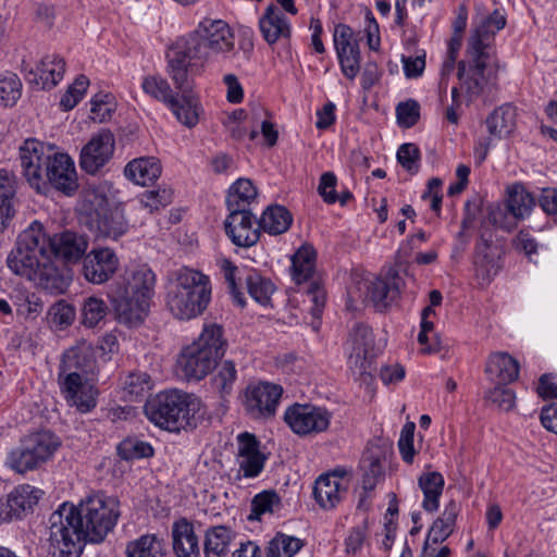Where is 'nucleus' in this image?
<instances>
[{
    "label": "nucleus",
    "mask_w": 557,
    "mask_h": 557,
    "mask_svg": "<svg viewBox=\"0 0 557 557\" xmlns=\"http://www.w3.org/2000/svg\"><path fill=\"white\" fill-rule=\"evenodd\" d=\"M60 445L59 437L50 431L28 434L8 454L5 463L20 474L33 471L48 461Z\"/></svg>",
    "instance_id": "obj_8"
},
{
    "label": "nucleus",
    "mask_w": 557,
    "mask_h": 557,
    "mask_svg": "<svg viewBox=\"0 0 557 557\" xmlns=\"http://www.w3.org/2000/svg\"><path fill=\"white\" fill-rule=\"evenodd\" d=\"M397 160L407 171L417 173L419 171L420 150L417 145L403 144L397 150Z\"/></svg>",
    "instance_id": "obj_57"
},
{
    "label": "nucleus",
    "mask_w": 557,
    "mask_h": 557,
    "mask_svg": "<svg viewBox=\"0 0 557 557\" xmlns=\"http://www.w3.org/2000/svg\"><path fill=\"white\" fill-rule=\"evenodd\" d=\"M126 557H163L165 541L154 533H146L129 541L125 548Z\"/></svg>",
    "instance_id": "obj_33"
},
{
    "label": "nucleus",
    "mask_w": 557,
    "mask_h": 557,
    "mask_svg": "<svg viewBox=\"0 0 557 557\" xmlns=\"http://www.w3.org/2000/svg\"><path fill=\"white\" fill-rule=\"evenodd\" d=\"M144 410L149 421L170 432L195 429L205 414L198 397L176 389L159 393L148 399Z\"/></svg>",
    "instance_id": "obj_6"
},
{
    "label": "nucleus",
    "mask_w": 557,
    "mask_h": 557,
    "mask_svg": "<svg viewBox=\"0 0 557 557\" xmlns=\"http://www.w3.org/2000/svg\"><path fill=\"white\" fill-rule=\"evenodd\" d=\"M119 507L116 498L101 493L87 497L78 507L62 504L49 518L51 554L79 557L84 541L102 542L116 524Z\"/></svg>",
    "instance_id": "obj_1"
},
{
    "label": "nucleus",
    "mask_w": 557,
    "mask_h": 557,
    "mask_svg": "<svg viewBox=\"0 0 557 557\" xmlns=\"http://www.w3.org/2000/svg\"><path fill=\"white\" fill-rule=\"evenodd\" d=\"M172 546L176 557H200V546L194 524L180 518L172 524Z\"/></svg>",
    "instance_id": "obj_27"
},
{
    "label": "nucleus",
    "mask_w": 557,
    "mask_h": 557,
    "mask_svg": "<svg viewBox=\"0 0 557 557\" xmlns=\"http://www.w3.org/2000/svg\"><path fill=\"white\" fill-rule=\"evenodd\" d=\"M48 238V253L59 257L66 262L75 263L86 255L88 248V239L85 235L65 231Z\"/></svg>",
    "instance_id": "obj_18"
},
{
    "label": "nucleus",
    "mask_w": 557,
    "mask_h": 557,
    "mask_svg": "<svg viewBox=\"0 0 557 557\" xmlns=\"http://www.w3.org/2000/svg\"><path fill=\"white\" fill-rule=\"evenodd\" d=\"M211 281L208 275L189 267H182L169 277L165 306L182 321L201 315L211 301Z\"/></svg>",
    "instance_id": "obj_5"
},
{
    "label": "nucleus",
    "mask_w": 557,
    "mask_h": 557,
    "mask_svg": "<svg viewBox=\"0 0 557 557\" xmlns=\"http://www.w3.org/2000/svg\"><path fill=\"white\" fill-rule=\"evenodd\" d=\"M95 354L92 346L86 341L77 343L64 354L59 373L88 374L95 367Z\"/></svg>",
    "instance_id": "obj_28"
},
{
    "label": "nucleus",
    "mask_w": 557,
    "mask_h": 557,
    "mask_svg": "<svg viewBox=\"0 0 557 557\" xmlns=\"http://www.w3.org/2000/svg\"><path fill=\"white\" fill-rule=\"evenodd\" d=\"M246 284L249 295L258 302L265 305L269 302L274 292V285L270 280L261 276L258 272H250L246 276Z\"/></svg>",
    "instance_id": "obj_50"
},
{
    "label": "nucleus",
    "mask_w": 557,
    "mask_h": 557,
    "mask_svg": "<svg viewBox=\"0 0 557 557\" xmlns=\"http://www.w3.org/2000/svg\"><path fill=\"white\" fill-rule=\"evenodd\" d=\"M367 297L377 310L389 306L400 294L401 278L395 271L388 272L384 277H375L366 283Z\"/></svg>",
    "instance_id": "obj_24"
},
{
    "label": "nucleus",
    "mask_w": 557,
    "mask_h": 557,
    "mask_svg": "<svg viewBox=\"0 0 557 557\" xmlns=\"http://www.w3.org/2000/svg\"><path fill=\"white\" fill-rule=\"evenodd\" d=\"M176 89L183 94L182 97H174L168 106L182 124L194 127L199 120V108L197 100L186 95L191 86L186 91Z\"/></svg>",
    "instance_id": "obj_40"
},
{
    "label": "nucleus",
    "mask_w": 557,
    "mask_h": 557,
    "mask_svg": "<svg viewBox=\"0 0 557 557\" xmlns=\"http://www.w3.org/2000/svg\"><path fill=\"white\" fill-rule=\"evenodd\" d=\"M416 425L412 422L406 423L400 432V436L398 440V448L401 455V458L405 462L411 463L413 461L416 451L413 447V435H414Z\"/></svg>",
    "instance_id": "obj_59"
},
{
    "label": "nucleus",
    "mask_w": 557,
    "mask_h": 557,
    "mask_svg": "<svg viewBox=\"0 0 557 557\" xmlns=\"http://www.w3.org/2000/svg\"><path fill=\"white\" fill-rule=\"evenodd\" d=\"M506 385L507 384H497L487 392L486 398L499 409L509 411L515 406L516 395L513 391L506 387Z\"/></svg>",
    "instance_id": "obj_56"
},
{
    "label": "nucleus",
    "mask_w": 557,
    "mask_h": 557,
    "mask_svg": "<svg viewBox=\"0 0 557 557\" xmlns=\"http://www.w3.org/2000/svg\"><path fill=\"white\" fill-rule=\"evenodd\" d=\"M110 98V95H96L91 99L90 119L94 122L102 123L111 117L114 106L109 101Z\"/></svg>",
    "instance_id": "obj_58"
},
{
    "label": "nucleus",
    "mask_w": 557,
    "mask_h": 557,
    "mask_svg": "<svg viewBox=\"0 0 557 557\" xmlns=\"http://www.w3.org/2000/svg\"><path fill=\"white\" fill-rule=\"evenodd\" d=\"M506 15L494 10L487 15H476L467 41L465 59L458 63L460 90L468 101L476 99L497 79L498 60L495 35L505 27Z\"/></svg>",
    "instance_id": "obj_2"
},
{
    "label": "nucleus",
    "mask_w": 557,
    "mask_h": 557,
    "mask_svg": "<svg viewBox=\"0 0 557 557\" xmlns=\"http://www.w3.org/2000/svg\"><path fill=\"white\" fill-rule=\"evenodd\" d=\"M120 260L110 248H94L83 258L82 273L91 284L108 282L117 271Z\"/></svg>",
    "instance_id": "obj_15"
},
{
    "label": "nucleus",
    "mask_w": 557,
    "mask_h": 557,
    "mask_svg": "<svg viewBox=\"0 0 557 557\" xmlns=\"http://www.w3.org/2000/svg\"><path fill=\"white\" fill-rule=\"evenodd\" d=\"M335 50H343L359 45L352 28L346 24H338L334 29Z\"/></svg>",
    "instance_id": "obj_62"
},
{
    "label": "nucleus",
    "mask_w": 557,
    "mask_h": 557,
    "mask_svg": "<svg viewBox=\"0 0 557 557\" xmlns=\"http://www.w3.org/2000/svg\"><path fill=\"white\" fill-rule=\"evenodd\" d=\"M230 213L224 222L225 232L234 245L238 247H251L260 237L259 225L250 210H228Z\"/></svg>",
    "instance_id": "obj_17"
},
{
    "label": "nucleus",
    "mask_w": 557,
    "mask_h": 557,
    "mask_svg": "<svg viewBox=\"0 0 557 557\" xmlns=\"http://www.w3.org/2000/svg\"><path fill=\"white\" fill-rule=\"evenodd\" d=\"M114 147L113 134L109 129H101L83 147L81 168L88 174L97 173L112 158Z\"/></svg>",
    "instance_id": "obj_14"
},
{
    "label": "nucleus",
    "mask_w": 557,
    "mask_h": 557,
    "mask_svg": "<svg viewBox=\"0 0 557 557\" xmlns=\"http://www.w3.org/2000/svg\"><path fill=\"white\" fill-rule=\"evenodd\" d=\"M418 483L424 495L423 509L429 512L436 511L445 484L443 475L436 471L423 473L420 475Z\"/></svg>",
    "instance_id": "obj_34"
},
{
    "label": "nucleus",
    "mask_w": 557,
    "mask_h": 557,
    "mask_svg": "<svg viewBox=\"0 0 557 557\" xmlns=\"http://www.w3.org/2000/svg\"><path fill=\"white\" fill-rule=\"evenodd\" d=\"M111 302L119 323L129 327L140 325L147 318L150 305L117 290L111 295Z\"/></svg>",
    "instance_id": "obj_21"
},
{
    "label": "nucleus",
    "mask_w": 557,
    "mask_h": 557,
    "mask_svg": "<svg viewBox=\"0 0 557 557\" xmlns=\"http://www.w3.org/2000/svg\"><path fill=\"white\" fill-rule=\"evenodd\" d=\"M293 222L289 211L282 206H271L262 213L258 225L270 235L285 233Z\"/></svg>",
    "instance_id": "obj_38"
},
{
    "label": "nucleus",
    "mask_w": 557,
    "mask_h": 557,
    "mask_svg": "<svg viewBox=\"0 0 557 557\" xmlns=\"http://www.w3.org/2000/svg\"><path fill=\"white\" fill-rule=\"evenodd\" d=\"M97 230L107 238L117 239L128 231V223L120 208L97 213Z\"/></svg>",
    "instance_id": "obj_36"
},
{
    "label": "nucleus",
    "mask_w": 557,
    "mask_h": 557,
    "mask_svg": "<svg viewBox=\"0 0 557 557\" xmlns=\"http://www.w3.org/2000/svg\"><path fill=\"white\" fill-rule=\"evenodd\" d=\"M281 507V498L274 491H263L257 494L251 502L250 520H260L264 513H272Z\"/></svg>",
    "instance_id": "obj_47"
},
{
    "label": "nucleus",
    "mask_w": 557,
    "mask_h": 557,
    "mask_svg": "<svg viewBox=\"0 0 557 557\" xmlns=\"http://www.w3.org/2000/svg\"><path fill=\"white\" fill-rule=\"evenodd\" d=\"M282 394L281 385L262 381L251 383L244 393V409L252 419H270L275 416Z\"/></svg>",
    "instance_id": "obj_11"
},
{
    "label": "nucleus",
    "mask_w": 557,
    "mask_h": 557,
    "mask_svg": "<svg viewBox=\"0 0 557 557\" xmlns=\"http://www.w3.org/2000/svg\"><path fill=\"white\" fill-rule=\"evenodd\" d=\"M201 35L182 37L168 52V74L175 88L186 91L190 87L188 71L203 67L210 60V51L230 52L234 49V35L222 20H208L201 24Z\"/></svg>",
    "instance_id": "obj_3"
},
{
    "label": "nucleus",
    "mask_w": 557,
    "mask_h": 557,
    "mask_svg": "<svg viewBox=\"0 0 557 557\" xmlns=\"http://www.w3.org/2000/svg\"><path fill=\"white\" fill-rule=\"evenodd\" d=\"M47 191L53 187L65 196H72L78 188L75 163L69 154L54 152L45 170Z\"/></svg>",
    "instance_id": "obj_13"
},
{
    "label": "nucleus",
    "mask_w": 557,
    "mask_h": 557,
    "mask_svg": "<svg viewBox=\"0 0 557 557\" xmlns=\"http://www.w3.org/2000/svg\"><path fill=\"white\" fill-rule=\"evenodd\" d=\"M259 29L263 39L270 45L281 39H289L292 35L290 23L284 12L274 4H269L259 18Z\"/></svg>",
    "instance_id": "obj_25"
},
{
    "label": "nucleus",
    "mask_w": 557,
    "mask_h": 557,
    "mask_svg": "<svg viewBox=\"0 0 557 557\" xmlns=\"http://www.w3.org/2000/svg\"><path fill=\"white\" fill-rule=\"evenodd\" d=\"M143 90L150 97L169 104L175 97L166 79L161 76H147L141 83Z\"/></svg>",
    "instance_id": "obj_51"
},
{
    "label": "nucleus",
    "mask_w": 557,
    "mask_h": 557,
    "mask_svg": "<svg viewBox=\"0 0 557 557\" xmlns=\"http://www.w3.org/2000/svg\"><path fill=\"white\" fill-rule=\"evenodd\" d=\"M64 72V59L58 54H47L36 69H30L26 73V79L40 89H51L59 84Z\"/></svg>",
    "instance_id": "obj_22"
},
{
    "label": "nucleus",
    "mask_w": 557,
    "mask_h": 557,
    "mask_svg": "<svg viewBox=\"0 0 557 557\" xmlns=\"http://www.w3.org/2000/svg\"><path fill=\"white\" fill-rule=\"evenodd\" d=\"M161 164L153 157H141L129 161L125 169V176L137 185L152 184L161 175Z\"/></svg>",
    "instance_id": "obj_30"
},
{
    "label": "nucleus",
    "mask_w": 557,
    "mask_h": 557,
    "mask_svg": "<svg viewBox=\"0 0 557 557\" xmlns=\"http://www.w3.org/2000/svg\"><path fill=\"white\" fill-rule=\"evenodd\" d=\"M53 147L35 138L26 139L20 147L22 172L27 183L37 193H47L45 170L52 154Z\"/></svg>",
    "instance_id": "obj_9"
},
{
    "label": "nucleus",
    "mask_w": 557,
    "mask_h": 557,
    "mask_svg": "<svg viewBox=\"0 0 557 557\" xmlns=\"http://www.w3.org/2000/svg\"><path fill=\"white\" fill-rule=\"evenodd\" d=\"M487 220L494 226L511 232L518 226L519 220L504 205H494L488 209Z\"/></svg>",
    "instance_id": "obj_52"
},
{
    "label": "nucleus",
    "mask_w": 557,
    "mask_h": 557,
    "mask_svg": "<svg viewBox=\"0 0 557 557\" xmlns=\"http://www.w3.org/2000/svg\"><path fill=\"white\" fill-rule=\"evenodd\" d=\"M507 209L519 220L530 215L535 206V198L522 184H513L507 189Z\"/></svg>",
    "instance_id": "obj_39"
},
{
    "label": "nucleus",
    "mask_w": 557,
    "mask_h": 557,
    "mask_svg": "<svg viewBox=\"0 0 557 557\" xmlns=\"http://www.w3.org/2000/svg\"><path fill=\"white\" fill-rule=\"evenodd\" d=\"M109 307L102 298L90 296L84 300L82 322L85 326L94 327L107 317Z\"/></svg>",
    "instance_id": "obj_46"
},
{
    "label": "nucleus",
    "mask_w": 557,
    "mask_h": 557,
    "mask_svg": "<svg viewBox=\"0 0 557 557\" xmlns=\"http://www.w3.org/2000/svg\"><path fill=\"white\" fill-rule=\"evenodd\" d=\"M460 508L457 502L450 500L445 505L442 515L431 525L425 542L443 543L454 532Z\"/></svg>",
    "instance_id": "obj_32"
},
{
    "label": "nucleus",
    "mask_w": 557,
    "mask_h": 557,
    "mask_svg": "<svg viewBox=\"0 0 557 557\" xmlns=\"http://www.w3.org/2000/svg\"><path fill=\"white\" fill-rule=\"evenodd\" d=\"M48 238L41 223L35 221L17 237L7 258L8 268L52 294L65 292L69 281L55 267L47 250Z\"/></svg>",
    "instance_id": "obj_4"
},
{
    "label": "nucleus",
    "mask_w": 557,
    "mask_h": 557,
    "mask_svg": "<svg viewBox=\"0 0 557 557\" xmlns=\"http://www.w3.org/2000/svg\"><path fill=\"white\" fill-rule=\"evenodd\" d=\"M227 342L223 327L206 324L196 341L184 347L177 358V367L188 381H200L216 368L224 356Z\"/></svg>",
    "instance_id": "obj_7"
},
{
    "label": "nucleus",
    "mask_w": 557,
    "mask_h": 557,
    "mask_svg": "<svg viewBox=\"0 0 557 557\" xmlns=\"http://www.w3.org/2000/svg\"><path fill=\"white\" fill-rule=\"evenodd\" d=\"M216 367V373L212 377V387L221 396L230 395L237 380L235 363L231 360H224Z\"/></svg>",
    "instance_id": "obj_44"
},
{
    "label": "nucleus",
    "mask_w": 557,
    "mask_h": 557,
    "mask_svg": "<svg viewBox=\"0 0 557 557\" xmlns=\"http://www.w3.org/2000/svg\"><path fill=\"white\" fill-rule=\"evenodd\" d=\"M304 546V542L292 535L277 533L267 548V557H294Z\"/></svg>",
    "instance_id": "obj_43"
},
{
    "label": "nucleus",
    "mask_w": 557,
    "mask_h": 557,
    "mask_svg": "<svg viewBox=\"0 0 557 557\" xmlns=\"http://www.w3.org/2000/svg\"><path fill=\"white\" fill-rule=\"evenodd\" d=\"M257 196V188L248 178H238L228 189L226 205L228 210H249L250 202Z\"/></svg>",
    "instance_id": "obj_41"
},
{
    "label": "nucleus",
    "mask_w": 557,
    "mask_h": 557,
    "mask_svg": "<svg viewBox=\"0 0 557 557\" xmlns=\"http://www.w3.org/2000/svg\"><path fill=\"white\" fill-rule=\"evenodd\" d=\"M42 492L28 484L18 485L0 505V519L11 521L21 518L38 503Z\"/></svg>",
    "instance_id": "obj_19"
},
{
    "label": "nucleus",
    "mask_w": 557,
    "mask_h": 557,
    "mask_svg": "<svg viewBox=\"0 0 557 557\" xmlns=\"http://www.w3.org/2000/svg\"><path fill=\"white\" fill-rule=\"evenodd\" d=\"M156 273L147 265H139L126 272L124 285L120 286L117 290L151 305L156 293Z\"/></svg>",
    "instance_id": "obj_20"
},
{
    "label": "nucleus",
    "mask_w": 557,
    "mask_h": 557,
    "mask_svg": "<svg viewBox=\"0 0 557 557\" xmlns=\"http://www.w3.org/2000/svg\"><path fill=\"white\" fill-rule=\"evenodd\" d=\"M331 412L309 404H294L284 413V420L290 430L301 436L324 432L330 426Z\"/></svg>",
    "instance_id": "obj_12"
},
{
    "label": "nucleus",
    "mask_w": 557,
    "mask_h": 557,
    "mask_svg": "<svg viewBox=\"0 0 557 557\" xmlns=\"http://www.w3.org/2000/svg\"><path fill=\"white\" fill-rule=\"evenodd\" d=\"M336 184L337 178L334 173L325 172L321 175L318 191L326 203H335L337 201Z\"/></svg>",
    "instance_id": "obj_63"
},
{
    "label": "nucleus",
    "mask_w": 557,
    "mask_h": 557,
    "mask_svg": "<svg viewBox=\"0 0 557 557\" xmlns=\"http://www.w3.org/2000/svg\"><path fill=\"white\" fill-rule=\"evenodd\" d=\"M485 373L496 384H509L519 376V363L507 352H493L487 358Z\"/></svg>",
    "instance_id": "obj_29"
},
{
    "label": "nucleus",
    "mask_w": 557,
    "mask_h": 557,
    "mask_svg": "<svg viewBox=\"0 0 557 557\" xmlns=\"http://www.w3.org/2000/svg\"><path fill=\"white\" fill-rule=\"evenodd\" d=\"M373 344L372 331L363 323H356L352 326L345 344L348 368L354 375L363 380L371 376Z\"/></svg>",
    "instance_id": "obj_10"
},
{
    "label": "nucleus",
    "mask_w": 557,
    "mask_h": 557,
    "mask_svg": "<svg viewBox=\"0 0 557 557\" xmlns=\"http://www.w3.org/2000/svg\"><path fill=\"white\" fill-rule=\"evenodd\" d=\"M485 123L491 136L506 137L516 126V110L509 104L500 106L487 116Z\"/></svg>",
    "instance_id": "obj_35"
},
{
    "label": "nucleus",
    "mask_w": 557,
    "mask_h": 557,
    "mask_svg": "<svg viewBox=\"0 0 557 557\" xmlns=\"http://www.w3.org/2000/svg\"><path fill=\"white\" fill-rule=\"evenodd\" d=\"M307 296L309 301L313 305L311 308L312 315L319 318L322 313L326 298L324 288L319 282L314 281L308 287Z\"/></svg>",
    "instance_id": "obj_64"
},
{
    "label": "nucleus",
    "mask_w": 557,
    "mask_h": 557,
    "mask_svg": "<svg viewBox=\"0 0 557 557\" xmlns=\"http://www.w3.org/2000/svg\"><path fill=\"white\" fill-rule=\"evenodd\" d=\"M85 374L59 373V385L65 399L83 412L96 406L97 391L95 386L84 379Z\"/></svg>",
    "instance_id": "obj_16"
},
{
    "label": "nucleus",
    "mask_w": 557,
    "mask_h": 557,
    "mask_svg": "<svg viewBox=\"0 0 557 557\" xmlns=\"http://www.w3.org/2000/svg\"><path fill=\"white\" fill-rule=\"evenodd\" d=\"M315 255L311 247L299 248L292 258V277L297 284L307 282L314 272Z\"/></svg>",
    "instance_id": "obj_42"
},
{
    "label": "nucleus",
    "mask_w": 557,
    "mask_h": 557,
    "mask_svg": "<svg viewBox=\"0 0 557 557\" xmlns=\"http://www.w3.org/2000/svg\"><path fill=\"white\" fill-rule=\"evenodd\" d=\"M151 380L147 373H131L124 382L125 397L129 401L140 400L150 392Z\"/></svg>",
    "instance_id": "obj_48"
},
{
    "label": "nucleus",
    "mask_w": 557,
    "mask_h": 557,
    "mask_svg": "<svg viewBox=\"0 0 557 557\" xmlns=\"http://www.w3.org/2000/svg\"><path fill=\"white\" fill-rule=\"evenodd\" d=\"M220 268L223 273L224 280L227 284V288L230 294L233 297V300L240 307L245 305V298L243 293L238 289L237 280L239 269L228 259H223L220 262Z\"/></svg>",
    "instance_id": "obj_53"
},
{
    "label": "nucleus",
    "mask_w": 557,
    "mask_h": 557,
    "mask_svg": "<svg viewBox=\"0 0 557 557\" xmlns=\"http://www.w3.org/2000/svg\"><path fill=\"white\" fill-rule=\"evenodd\" d=\"M397 122L400 126L412 127L419 120L420 107L417 101L400 102L396 108Z\"/></svg>",
    "instance_id": "obj_60"
},
{
    "label": "nucleus",
    "mask_w": 557,
    "mask_h": 557,
    "mask_svg": "<svg viewBox=\"0 0 557 557\" xmlns=\"http://www.w3.org/2000/svg\"><path fill=\"white\" fill-rule=\"evenodd\" d=\"M232 540L233 532L224 525L208 529L203 543L206 557H227Z\"/></svg>",
    "instance_id": "obj_37"
},
{
    "label": "nucleus",
    "mask_w": 557,
    "mask_h": 557,
    "mask_svg": "<svg viewBox=\"0 0 557 557\" xmlns=\"http://www.w3.org/2000/svg\"><path fill=\"white\" fill-rule=\"evenodd\" d=\"M22 95V82L13 72L0 74V104L13 107Z\"/></svg>",
    "instance_id": "obj_45"
},
{
    "label": "nucleus",
    "mask_w": 557,
    "mask_h": 557,
    "mask_svg": "<svg viewBox=\"0 0 557 557\" xmlns=\"http://www.w3.org/2000/svg\"><path fill=\"white\" fill-rule=\"evenodd\" d=\"M421 330L418 335V342L423 346L422 352L430 354L437 350V341L434 334V324L433 321L428 319V317H421Z\"/></svg>",
    "instance_id": "obj_61"
},
{
    "label": "nucleus",
    "mask_w": 557,
    "mask_h": 557,
    "mask_svg": "<svg viewBox=\"0 0 557 557\" xmlns=\"http://www.w3.org/2000/svg\"><path fill=\"white\" fill-rule=\"evenodd\" d=\"M16 176L12 171L0 169V232L14 215L13 202L16 194Z\"/></svg>",
    "instance_id": "obj_31"
},
{
    "label": "nucleus",
    "mask_w": 557,
    "mask_h": 557,
    "mask_svg": "<svg viewBox=\"0 0 557 557\" xmlns=\"http://www.w3.org/2000/svg\"><path fill=\"white\" fill-rule=\"evenodd\" d=\"M172 202V193L169 189L147 190L138 199V206L149 212L164 208Z\"/></svg>",
    "instance_id": "obj_54"
},
{
    "label": "nucleus",
    "mask_w": 557,
    "mask_h": 557,
    "mask_svg": "<svg viewBox=\"0 0 557 557\" xmlns=\"http://www.w3.org/2000/svg\"><path fill=\"white\" fill-rule=\"evenodd\" d=\"M88 85V78L84 75H79L62 96L60 106L65 111L72 110L82 100Z\"/></svg>",
    "instance_id": "obj_55"
},
{
    "label": "nucleus",
    "mask_w": 557,
    "mask_h": 557,
    "mask_svg": "<svg viewBox=\"0 0 557 557\" xmlns=\"http://www.w3.org/2000/svg\"><path fill=\"white\" fill-rule=\"evenodd\" d=\"M237 463L246 478L257 476L264 467L265 457L259 450V442L250 433H242L237 437Z\"/></svg>",
    "instance_id": "obj_23"
},
{
    "label": "nucleus",
    "mask_w": 557,
    "mask_h": 557,
    "mask_svg": "<svg viewBox=\"0 0 557 557\" xmlns=\"http://www.w3.org/2000/svg\"><path fill=\"white\" fill-rule=\"evenodd\" d=\"M344 478L333 473L320 475L313 487V496L323 509H333L347 493Z\"/></svg>",
    "instance_id": "obj_26"
},
{
    "label": "nucleus",
    "mask_w": 557,
    "mask_h": 557,
    "mask_svg": "<svg viewBox=\"0 0 557 557\" xmlns=\"http://www.w3.org/2000/svg\"><path fill=\"white\" fill-rule=\"evenodd\" d=\"M117 454L124 460L149 458L153 455V448L148 442L127 437L117 445Z\"/></svg>",
    "instance_id": "obj_49"
}]
</instances>
